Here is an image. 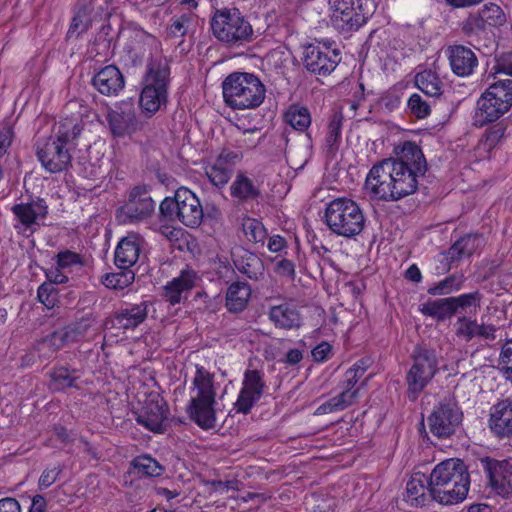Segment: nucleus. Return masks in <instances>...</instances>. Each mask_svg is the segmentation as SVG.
<instances>
[{
  "instance_id": "nucleus-1",
  "label": "nucleus",
  "mask_w": 512,
  "mask_h": 512,
  "mask_svg": "<svg viewBox=\"0 0 512 512\" xmlns=\"http://www.w3.org/2000/svg\"><path fill=\"white\" fill-rule=\"evenodd\" d=\"M395 154L374 164L366 176L365 189L375 199L390 202L413 194L426 172V160L414 142L396 147Z\"/></svg>"
},
{
  "instance_id": "nucleus-2",
  "label": "nucleus",
  "mask_w": 512,
  "mask_h": 512,
  "mask_svg": "<svg viewBox=\"0 0 512 512\" xmlns=\"http://www.w3.org/2000/svg\"><path fill=\"white\" fill-rule=\"evenodd\" d=\"M219 383L215 382V374L204 366L196 364L189 387V402L186 413L189 418L204 430L217 426L216 400Z\"/></svg>"
},
{
  "instance_id": "nucleus-3",
  "label": "nucleus",
  "mask_w": 512,
  "mask_h": 512,
  "mask_svg": "<svg viewBox=\"0 0 512 512\" xmlns=\"http://www.w3.org/2000/svg\"><path fill=\"white\" fill-rule=\"evenodd\" d=\"M469 486L470 477L463 461L446 459L430 474L429 495L440 504H456L466 498Z\"/></svg>"
},
{
  "instance_id": "nucleus-4",
  "label": "nucleus",
  "mask_w": 512,
  "mask_h": 512,
  "mask_svg": "<svg viewBox=\"0 0 512 512\" xmlns=\"http://www.w3.org/2000/svg\"><path fill=\"white\" fill-rule=\"evenodd\" d=\"M222 90L225 103L238 110L259 107L266 94L265 85L260 78L247 72L229 74L222 83Z\"/></svg>"
},
{
  "instance_id": "nucleus-5",
  "label": "nucleus",
  "mask_w": 512,
  "mask_h": 512,
  "mask_svg": "<svg viewBox=\"0 0 512 512\" xmlns=\"http://www.w3.org/2000/svg\"><path fill=\"white\" fill-rule=\"evenodd\" d=\"M170 67L163 57L152 59L148 64L144 85L139 96L142 114L150 118L167 105Z\"/></svg>"
},
{
  "instance_id": "nucleus-6",
  "label": "nucleus",
  "mask_w": 512,
  "mask_h": 512,
  "mask_svg": "<svg viewBox=\"0 0 512 512\" xmlns=\"http://www.w3.org/2000/svg\"><path fill=\"white\" fill-rule=\"evenodd\" d=\"M79 134L80 128L75 121L66 119L59 122L55 137L37 146V157L42 167L49 173L66 170L71 163V154L66 145Z\"/></svg>"
},
{
  "instance_id": "nucleus-7",
  "label": "nucleus",
  "mask_w": 512,
  "mask_h": 512,
  "mask_svg": "<svg viewBox=\"0 0 512 512\" xmlns=\"http://www.w3.org/2000/svg\"><path fill=\"white\" fill-rule=\"evenodd\" d=\"M365 221L359 204L349 198H336L325 209V223L338 236L352 238L359 235Z\"/></svg>"
},
{
  "instance_id": "nucleus-8",
  "label": "nucleus",
  "mask_w": 512,
  "mask_h": 512,
  "mask_svg": "<svg viewBox=\"0 0 512 512\" xmlns=\"http://www.w3.org/2000/svg\"><path fill=\"white\" fill-rule=\"evenodd\" d=\"M512 106V79H502L491 84L477 101L474 124L479 127L494 122Z\"/></svg>"
},
{
  "instance_id": "nucleus-9",
  "label": "nucleus",
  "mask_w": 512,
  "mask_h": 512,
  "mask_svg": "<svg viewBox=\"0 0 512 512\" xmlns=\"http://www.w3.org/2000/svg\"><path fill=\"white\" fill-rule=\"evenodd\" d=\"M213 35L229 46H242L250 43L254 31L250 22L236 9L217 10L211 20Z\"/></svg>"
},
{
  "instance_id": "nucleus-10",
  "label": "nucleus",
  "mask_w": 512,
  "mask_h": 512,
  "mask_svg": "<svg viewBox=\"0 0 512 512\" xmlns=\"http://www.w3.org/2000/svg\"><path fill=\"white\" fill-rule=\"evenodd\" d=\"M411 358L405 380L407 397L415 401L437 374L439 360L435 350L422 346L415 347Z\"/></svg>"
},
{
  "instance_id": "nucleus-11",
  "label": "nucleus",
  "mask_w": 512,
  "mask_h": 512,
  "mask_svg": "<svg viewBox=\"0 0 512 512\" xmlns=\"http://www.w3.org/2000/svg\"><path fill=\"white\" fill-rule=\"evenodd\" d=\"M331 21L343 31L357 30L367 21V13L363 8V0H329Z\"/></svg>"
},
{
  "instance_id": "nucleus-12",
  "label": "nucleus",
  "mask_w": 512,
  "mask_h": 512,
  "mask_svg": "<svg viewBox=\"0 0 512 512\" xmlns=\"http://www.w3.org/2000/svg\"><path fill=\"white\" fill-rule=\"evenodd\" d=\"M15 216V229L19 233L33 234L41 225L48 215V205L43 198H31L28 202L15 204L11 208Z\"/></svg>"
},
{
  "instance_id": "nucleus-13",
  "label": "nucleus",
  "mask_w": 512,
  "mask_h": 512,
  "mask_svg": "<svg viewBox=\"0 0 512 512\" xmlns=\"http://www.w3.org/2000/svg\"><path fill=\"white\" fill-rule=\"evenodd\" d=\"M340 61L339 50L325 43L310 44L304 50V66L308 71L317 75H329Z\"/></svg>"
},
{
  "instance_id": "nucleus-14",
  "label": "nucleus",
  "mask_w": 512,
  "mask_h": 512,
  "mask_svg": "<svg viewBox=\"0 0 512 512\" xmlns=\"http://www.w3.org/2000/svg\"><path fill=\"white\" fill-rule=\"evenodd\" d=\"M265 390L264 372L258 369H247L244 372L242 385L234 404L236 412L248 414L260 401Z\"/></svg>"
},
{
  "instance_id": "nucleus-15",
  "label": "nucleus",
  "mask_w": 512,
  "mask_h": 512,
  "mask_svg": "<svg viewBox=\"0 0 512 512\" xmlns=\"http://www.w3.org/2000/svg\"><path fill=\"white\" fill-rule=\"evenodd\" d=\"M461 421L462 412L451 399L440 402L428 418L430 431L438 438L449 437Z\"/></svg>"
},
{
  "instance_id": "nucleus-16",
  "label": "nucleus",
  "mask_w": 512,
  "mask_h": 512,
  "mask_svg": "<svg viewBox=\"0 0 512 512\" xmlns=\"http://www.w3.org/2000/svg\"><path fill=\"white\" fill-rule=\"evenodd\" d=\"M506 23V14L495 3L485 4L477 13L470 14L461 23V30L466 36L477 35L487 29L498 28Z\"/></svg>"
},
{
  "instance_id": "nucleus-17",
  "label": "nucleus",
  "mask_w": 512,
  "mask_h": 512,
  "mask_svg": "<svg viewBox=\"0 0 512 512\" xmlns=\"http://www.w3.org/2000/svg\"><path fill=\"white\" fill-rule=\"evenodd\" d=\"M109 129L115 137L130 136L140 129L132 104L122 102L114 108H109L106 114Z\"/></svg>"
},
{
  "instance_id": "nucleus-18",
  "label": "nucleus",
  "mask_w": 512,
  "mask_h": 512,
  "mask_svg": "<svg viewBox=\"0 0 512 512\" xmlns=\"http://www.w3.org/2000/svg\"><path fill=\"white\" fill-rule=\"evenodd\" d=\"M167 417L168 407L158 394L150 395L142 409L136 413L137 423L155 433L164 431Z\"/></svg>"
},
{
  "instance_id": "nucleus-19",
  "label": "nucleus",
  "mask_w": 512,
  "mask_h": 512,
  "mask_svg": "<svg viewBox=\"0 0 512 512\" xmlns=\"http://www.w3.org/2000/svg\"><path fill=\"white\" fill-rule=\"evenodd\" d=\"M241 159L235 151L223 150L212 164L205 167V174L211 184L218 188L224 187L230 180L234 167Z\"/></svg>"
},
{
  "instance_id": "nucleus-20",
  "label": "nucleus",
  "mask_w": 512,
  "mask_h": 512,
  "mask_svg": "<svg viewBox=\"0 0 512 512\" xmlns=\"http://www.w3.org/2000/svg\"><path fill=\"white\" fill-rule=\"evenodd\" d=\"M149 302L126 303L118 308L111 319L113 327L122 330H134L140 326L148 316Z\"/></svg>"
},
{
  "instance_id": "nucleus-21",
  "label": "nucleus",
  "mask_w": 512,
  "mask_h": 512,
  "mask_svg": "<svg viewBox=\"0 0 512 512\" xmlns=\"http://www.w3.org/2000/svg\"><path fill=\"white\" fill-rule=\"evenodd\" d=\"M180 199L178 221L190 228L198 227L203 219V208L198 197L188 188L178 189Z\"/></svg>"
},
{
  "instance_id": "nucleus-22",
  "label": "nucleus",
  "mask_w": 512,
  "mask_h": 512,
  "mask_svg": "<svg viewBox=\"0 0 512 512\" xmlns=\"http://www.w3.org/2000/svg\"><path fill=\"white\" fill-rule=\"evenodd\" d=\"M94 88L105 96H117L125 87L121 71L115 65H107L92 78Z\"/></svg>"
},
{
  "instance_id": "nucleus-23",
  "label": "nucleus",
  "mask_w": 512,
  "mask_h": 512,
  "mask_svg": "<svg viewBox=\"0 0 512 512\" xmlns=\"http://www.w3.org/2000/svg\"><path fill=\"white\" fill-rule=\"evenodd\" d=\"M155 202L139 187L132 189L127 203L122 207L123 214L132 222L141 221L154 211Z\"/></svg>"
},
{
  "instance_id": "nucleus-24",
  "label": "nucleus",
  "mask_w": 512,
  "mask_h": 512,
  "mask_svg": "<svg viewBox=\"0 0 512 512\" xmlns=\"http://www.w3.org/2000/svg\"><path fill=\"white\" fill-rule=\"evenodd\" d=\"M489 426L498 436H512V397L501 399L491 407Z\"/></svg>"
},
{
  "instance_id": "nucleus-25",
  "label": "nucleus",
  "mask_w": 512,
  "mask_h": 512,
  "mask_svg": "<svg viewBox=\"0 0 512 512\" xmlns=\"http://www.w3.org/2000/svg\"><path fill=\"white\" fill-rule=\"evenodd\" d=\"M451 70L460 77L470 76L478 65V59L472 49L455 45L447 49Z\"/></svg>"
},
{
  "instance_id": "nucleus-26",
  "label": "nucleus",
  "mask_w": 512,
  "mask_h": 512,
  "mask_svg": "<svg viewBox=\"0 0 512 512\" xmlns=\"http://www.w3.org/2000/svg\"><path fill=\"white\" fill-rule=\"evenodd\" d=\"M143 239L136 233H129L122 238L115 249V265L119 269H127L135 265L139 259Z\"/></svg>"
},
{
  "instance_id": "nucleus-27",
  "label": "nucleus",
  "mask_w": 512,
  "mask_h": 512,
  "mask_svg": "<svg viewBox=\"0 0 512 512\" xmlns=\"http://www.w3.org/2000/svg\"><path fill=\"white\" fill-rule=\"evenodd\" d=\"M268 317L276 328L284 330L298 329L302 323L300 312L289 302L271 306Z\"/></svg>"
},
{
  "instance_id": "nucleus-28",
  "label": "nucleus",
  "mask_w": 512,
  "mask_h": 512,
  "mask_svg": "<svg viewBox=\"0 0 512 512\" xmlns=\"http://www.w3.org/2000/svg\"><path fill=\"white\" fill-rule=\"evenodd\" d=\"M230 195L239 203L258 200L261 196L260 184L246 172L238 171L230 186Z\"/></svg>"
},
{
  "instance_id": "nucleus-29",
  "label": "nucleus",
  "mask_w": 512,
  "mask_h": 512,
  "mask_svg": "<svg viewBox=\"0 0 512 512\" xmlns=\"http://www.w3.org/2000/svg\"><path fill=\"white\" fill-rule=\"evenodd\" d=\"M232 256L233 263L240 273L252 280L263 278L264 264L257 255L243 248H238L232 253Z\"/></svg>"
},
{
  "instance_id": "nucleus-30",
  "label": "nucleus",
  "mask_w": 512,
  "mask_h": 512,
  "mask_svg": "<svg viewBox=\"0 0 512 512\" xmlns=\"http://www.w3.org/2000/svg\"><path fill=\"white\" fill-rule=\"evenodd\" d=\"M196 273L192 270L181 271L178 277L173 278L164 287V297L172 305L181 302L182 294L193 288Z\"/></svg>"
},
{
  "instance_id": "nucleus-31",
  "label": "nucleus",
  "mask_w": 512,
  "mask_h": 512,
  "mask_svg": "<svg viewBox=\"0 0 512 512\" xmlns=\"http://www.w3.org/2000/svg\"><path fill=\"white\" fill-rule=\"evenodd\" d=\"M483 239L477 234H468L457 240L447 251L450 263L459 262L472 256L482 245Z\"/></svg>"
},
{
  "instance_id": "nucleus-32",
  "label": "nucleus",
  "mask_w": 512,
  "mask_h": 512,
  "mask_svg": "<svg viewBox=\"0 0 512 512\" xmlns=\"http://www.w3.org/2000/svg\"><path fill=\"white\" fill-rule=\"evenodd\" d=\"M251 297V288L245 282L232 283L226 292V308L232 313L242 312Z\"/></svg>"
},
{
  "instance_id": "nucleus-33",
  "label": "nucleus",
  "mask_w": 512,
  "mask_h": 512,
  "mask_svg": "<svg viewBox=\"0 0 512 512\" xmlns=\"http://www.w3.org/2000/svg\"><path fill=\"white\" fill-rule=\"evenodd\" d=\"M359 396V389H345L338 395L328 399L316 409L317 415L342 411L351 406Z\"/></svg>"
},
{
  "instance_id": "nucleus-34",
  "label": "nucleus",
  "mask_w": 512,
  "mask_h": 512,
  "mask_svg": "<svg viewBox=\"0 0 512 512\" xmlns=\"http://www.w3.org/2000/svg\"><path fill=\"white\" fill-rule=\"evenodd\" d=\"M342 126V113L334 111L329 117L324 138V149L327 154L333 155L338 150L342 139Z\"/></svg>"
},
{
  "instance_id": "nucleus-35",
  "label": "nucleus",
  "mask_w": 512,
  "mask_h": 512,
  "mask_svg": "<svg viewBox=\"0 0 512 512\" xmlns=\"http://www.w3.org/2000/svg\"><path fill=\"white\" fill-rule=\"evenodd\" d=\"M426 478L423 474H415L406 485V501L412 506H423L427 501L429 486L426 487Z\"/></svg>"
},
{
  "instance_id": "nucleus-36",
  "label": "nucleus",
  "mask_w": 512,
  "mask_h": 512,
  "mask_svg": "<svg viewBox=\"0 0 512 512\" xmlns=\"http://www.w3.org/2000/svg\"><path fill=\"white\" fill-rule=\"evenodd\" d=\"M419 311L438 322L445 321L454 315L449 297L429 300L419 306Z\"/></svg>"
},
{
  "instance_id": "nucleus-37",
  "label": "nucleus",
  "mask_w": 512,
  "mask_h": 512,
  "mask_svg": "<svg viewBox=\"0 0 512 512\" xmlns=\"http://www.w3.org/2000/svg\"><path fill=\"white\" fill-rule=\"evenodd\" d=\"M283 118L286 124L299 132H305L312 122L309 109L298 104L290 105Z\"/></svg>"
},
{
  "instance_id": "nucleus-38",
  "label": "nucleus",
  "mask_w": 512,
  "mask_h": 512,
  "mask_svg": "<svg viewBox=\"0 0 512 512\" xmlns=\"http://www.w3.org/2000/svg\"><path fill=\"white\" fill-rule=\"evenodd\" d=\"M95 322L93 315H86L79 321L71 323L62 331V335L67 344L75 343L84 339Z\"/></svg>"
},
{
  "instance_id": "nucleus-39",
  "label": "nucleus",
  "mask_w": 512,
  "mask_h": 512,
  "mask_svg": "<svg viewBox=\"0 0 512 512\" xmlns=\"http://www.w3.org/2000/svg\"><path fill=\"white\" fill-rule=\"evenodd\" d=\"M415 85L428 96L436 97L442 93V81L439 76L431 71L424 70L415 76Z\"/></svg>"
},
{
  "instance_id": "nucleus-40",
  "label": "nucleus",
  "mask_w": 512,
  "mask_h": 512,
  "mask_svg": "<svg viewBox=\"0 0 512 512\" xmlns=\"http://www.w3.org/2000/svg\"><path fill=\"white\" fill-rule=\"evenodd\" d=\"M51 381L56 390H65L67 388H78L76 381L79 379L78 371L61 366L55 368L50 373Z\"/></svg>"
},
{
  "instance_id": "nucleus-41",
  "label": "nucleus",
  "mask_w": 512,
  "mask_h": 512,
  "mask_svg": "<svg viewBox=\"0 0 512 512\" xmlns=\"http://www.w3.org/2000/svg\"><path fill=\"white\" fill-rule=\"evenodd\" d=\"M132 466L138 474L149 477H159L164 472V467L156 459L146 454L134 458Z\"/></svg>"
},
{
  "instance_id": "nucleus-42",
  "label": "nucleus",
  "mask_w": 512,
  "mask_h": 512,
  "mask_svg": "<svg viewBox=\"0 0 512 512\" xmlns=\"http://www.w3.org/2000/svg\"><path fill=\"white\" fill-rule=\"evenodd\" d=\"M67 345L61 331L53 332L37 342L35 349L43 358H49L52 354Z\"/></svg>"
},
{
  "instance_id": "nucleus-43",
  "label": "nucleus",
  "mask_w": 512,
  "mask_h": 512,
  "mask_svg": "<svg viewBox=\"0 0 512 512\" xmlns=\"http://www.w3.org/2000/svg\"><path fill=\"white\" fill-rule=\"evenodd\" d=\"M464 283L463 275H450L437 284L428 288L427 293L431 296H442L459 291Z\"/></svg>"
},
{
  "instance_id": "nucleus-44",
  "label": "nucleus",
  "mask_w": 512,
  "mask_h": 512,
  "mask_svg": "<svg viewBox=\"0 0 512 512\" xmlns=\"http://www.w3.org/2000/svg\"><path fill=\"white\" fill-rule=\"evenodd\" d=\"M135 274L129 268L121 269L120 272L108 273L102 277L105 287L114 290H123L134 282Z\"/></svg>"
},
{
  "instance_id": "nucleus-45",
  "label": "nucleus",
  "mask_w": 512,
  "mask_h": 512,
  "mask_svg": "<svg viewBox=\"0 0 512 512\" xmlns=\"http://www.w3.org/2000/svg\"><path fill=\"white\" fill-rule=\"evenodd\" d=\"M449 298L453 307V313L456 314L459 310H467L469 308H473L476 311L480 307L482 295L479 291H474Z\"/></svg>"
},
{
  "instance_id": "nucleus-46",
  "label": "nucleus",
  "mask_w": 512,
  "mask_h": 512,
  "mask_svg": "<svg viewBox=\"0 0 512 512\" xmlns=\"http://www.w3.org/2000/svg\"><path fill=\"white\" fill-rule=\"evenodd\" d=\"M491 482L499 494L512 496V464L502 467L500 474L493 476Z\"/></svg>"
},
{
  "instance_id": "nucleus-47",
  "label": "nucleus",
  "mask_w": 512,
  "mask_h": 512,
  "mask_svg": "<svg viewBox=\"0 0 512 512\" xmlns=\"http://www.w3.org/2000/svg\"><path fill=\"white\" fill-rule=\"evenodd\" d=\"M477 326L478 322L476 319H471L467 316H460L455 324V334L458 338L469 342L473 338L477 337Z\"/></svg>"
},
{
  "instance_id": "nucleus-48",
  "label": "nucleus",
  "mask_w": 512,
  "mask_h": 512,
  "mask_svg": "<svg viewBox=\"0 0 512 512\" xmlns=\"http://www.w3.org/2000/svg\"><path fill=\"white\" fill-rule=\"evenodd\" d=\"M368 368L367 361L361 359L357 361L351 368H349L344 375V380L342 382V388L345 389H359L356 387L358 381L365 374Z\"/></svg>"
},
{
  "instance_id": "nucleus-49",
  "label": "nucleus",
  "mask_w": 512,
  "mask_h": 512,
  "mask_svg": "<svg viewBox=\"0 0 512 512\" xmlns=\"http://www.w3.org/2000/svg\"><path fill=\"white\" fill-rule=\"evenodd\" d=\"M89 10L87 7H80L75 13L68 34L79 36L87 31L90 26Z\"/></svg>"
},
{
  "instance_id": "nucleus-50",
  "label": "nucleus",
  "mask_w": 512,
  "mask_h": 512,
  "mask_svg": "<svg viewBox=\"0 0 512 512\" xmlns=\"http://www.w3.org/2000/svg\"><path fill=\"white\" fill-rule=\"evenodd\" d=\"M498 367L504 377L512 383V339L502 346Z\"/></svg>"
},
{
  "instance_id": "nucleus-51",
  "label": "nucleus",
  "mask_w": 512,
  "mask_h": 512,
  "mask_svg": "<svg viewBox=\"0 0 512 512\" xmlns=\"http://www.w3.org/2000/svg\"><path fill=\"white\" fill-rule=\"evenodd\" d=\"M407 105L411 114L419 119L426 118L431 112L430 105L417 93L410 96Z\"/></svg>"
},
{
  "instance_id": "nucleus-52",
  "label": "nucleus",
  "mask_w": 512,
  "mask_h": 512,
  "mask_svg": "<svg viewBox=\"0 0 512 512\" xmlns=\"http://www.w3.org/2000/svg\"><path fill=\"white\" fill-rule=\"evenodd\" d=\"M243 231L247 239L251 242H262L265 238V229L263 225L255 220L248 219L243 223Z\"/></svg>"
},
{
  "instance_id": "nucleus-53",
  "label": "nucleus",
  "mask_w": 512,
  "mask_h": 512,
  "mask_svg": "<svg viewBox=\"0 0 512 512\" xmlns=\"http://www.w3.org/2000/svg\"><path fill=\"white\" fill-rule=\"evenodd\" d=\"M180 199L178 198V189L174 198H165L160 204L161 215L169 221L178 220Z\"/></svg>"
},
{
  "instance_id": "nucleus-54",
  "label": "nucleus",
  "mask_w": 512,
  "mask_h": 512,
  "mask_svg": "<svg viewBox=\"0 0 512 512\" xmlns=\"http://www.w3.org/2000/svg\"><path fill=\"white\" fill-rule=\"evenodd\" d=\"M192 19L193 14L191 13H184L179 17L173 18L169 28L170 34L175 37L184 36Z\"/></svg>"
},
{
  "instance_id": "nucleus-55",
  "label": "nucleus",
  "mask_w": 512,
  "mask_h": 512,
  "mask_svg": "<svg viewBox=\"0 0 512 512\" xmlns=\"http://www.w3.org/2000/svg\"><path fill=\"white\" fill-rule=\"evenodd\" d=\"M56 258L58 267L63 269L83 264L80 254L69 250L59 252Z\"/></svg>"
},
{
  "instance_id": "nucleus-56",
  "label": "nucleus",
  "mask_w": 512,
  "mask_h": 512,
  "mask_svg": "<svg viewBox=\"0 0 512 512\" xmlns=\"http://www.w3.org/2000/svg\"><path fill=\"white\" fill-rule=\"evenodd\" d=\"M37 296L39 301L47 308H53L55 306L57 300L56 289L51 284H41L38 288Z\"/></svg>"
},
{
  "instance_id": "nucleus-57",
  "label": "nucleus",
  "mask_w": 512,
  "mask_h": 512,
  "mask_svg": "<svg viewBox=\"0 0 512 512\" xmlns=\"http://www.w3.org/2000/svg\"><path fill=\"white\" fill-rule=\"evenodd\" d=\"M60 473H61V468L59 466H54L52 468H46L42 472V474L39 478V481H38L39 488L42 490V489H46V488L50 487L52 484H54L56 482Z\"/></svg>"
},
{
  "instance_id": "nucleus-58",
  "label": "nucleus",
  "mask_w": 512,
  "mask_h": 512,
  "mask_svg": "<svg viewBox=\"0 0 512 512\" xmlns=\"http://www.w3.org/2000/svg\"><path fill=\"white\" fill-rule=\"evenodd\" d=\"M506 128L502 124H496L489 128L485 135V143L489 148L495 147L504 137Z\"/></svg>"
},
{
  "instance_id": "nucleus-59",
  "label": "nucleus",
  "mask_w": 512,
  "mask_h": 512,
  "mask_svg": "<svg viewBox=\"0 0 512 512\" xmlns=\"http://www.w3.org/2000/svg\"><path fill=\"white\" fill-rule=\"evenodd\" d=\"M331 351L332 347L329 343L321 342L312 350L311 353L315 361L324 362L329 358Z\"/></svg>"
},
{
  "instance_id": "nucleus-60",
  "label": "nucleus",
  "mask_w": 512,
  "mask_h": 512,
  "mask_svg": "<svg viewBox=\"0 0 512 512\" xmlns=\"http://www.w3.org/2000/svg\"><path fill=\"white\" fill-rule=\"evenodd\" d=\"M276 272L281 275L288 277L289 279L295 278V266L294 263L287 259H282L276 264Z\"/></svg>"
},
{
  "instance_id": "nucleus-61",
  "label": "nucleus",
  "mask_w": 512,
  "mask_h": 512,
  "mask_svg": "<svg viewBox=\"0 0 512 512\" xmlns=\"http://www.w3.org/2000/svg\"><path fill=\"white\" fill-rule=\"evenodd\" d=\"M477 337L493 341L496 339V327L492 324H478Z\"/></svg>"
},
{
  "instance_id": "nucleus-62",
  "label": "nucleus",
  "mask_w": 512,
  "mask_h": 512,
  "mask_svg": "<svg viewBox=\"0 0 512 512\" xmlns=\"http://www.w3.org/2000/svg\"><path fill=\"white\" fill-rule=\"evenodd\" d=\"M13 130L10 126H5L0 131V155H3L11 145Z\"/></svg>"
},
{
  "instance_id": "nucleus-63",
  "label": "nucleus",
  "mask_w": 512,
  "mask_h": 512,
  "mask_svg": "<svg viewBox=\"0 0 512 512\" xmlns=\"http://www.w3.org/2000/svg\"><path fill=\"white\" fill-rule=\"evenodd\" d=\"M60 269L61 268L57 266L56 268L49 269L46 272V277L49 281L47 284L54 286V284H63L68 281V277L64 275Z\"/></svg>"
},
{
  "instance_id": "nucleus-64",
  "label": "nucleus",
  "mask_w": 512,
  "mask_h": 512,
  "mask_svg": "<svg viewBox=\"0 0 512 512\" xmlns=\"http://www.w3.org/2000/svg\"><path fill=\"white\" fill-rule=\"evenodd\" d=\"M0 512H21L19 502L14 498L0 499Z\"/></svg>"
}]
</instances>
